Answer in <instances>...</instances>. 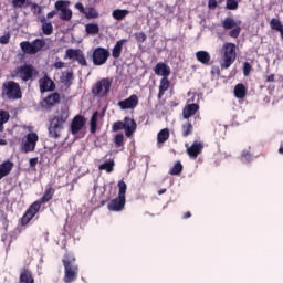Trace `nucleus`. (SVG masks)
I'll list each match as a JSON object with an SVG mask.
<instances>
[{
  "instance_id": "obj_1",
  "label": "nucleus",
  "mask_w": 283,
  "mask_h": 283,
  "mask_svg": "<svg viewBox=\"0 0 283 283\" xmlns=\"http://www.w3.org/2000/svg\"><path fill=\"white\" fill-rule=\"evenodd\" d=\"M70 118V109L67 107H61L60 114L55 115L49 125V138L59 139L63 130L65 129V123Z\"/></svg>"
},
{
  "instance_id": "obj_2",
  "label": "nucleus",
  "mask_w": 283,
  "mask_h": 283,
  "mask_svg": "<svg viewBox=\"0 0 283 283\" xmlns=\"http://www.w3.org/2000/svg\"><path fill=\"white\" fill-rule=\"evenodd\" d=\"M62 264L64 266V277L63 282L72 283L76 282L78 279V263H76V256L72 252H66L62 259Z\"/></svg>"
},
{
  "instance_id": "obj_3",
  "label": "nucleus",
  "mask_w": 283,
  "mask_h": 283,
  "mask_svg": "<svg viewBox=\"0 0 283 283\" xmlns=\"http://www.w3.org/2000/svg\"><path fill=\"white\" fill-rule=\"evenodd\" d=\"M237 46L233 42H226L221 48V70H229L232 63L238 59Z\"/></svg>"
},
{
  "instance_id": "obj_4",
  "label": "nucleus",
  "mask_w": 283,
  "mask_h": 283,
  "mask_svg": "<svg viewBox=\"0 0 283 283\" xmlns=\"http://www.w3.org/2000/svg\"><path fill=\"white\" fill-rule=\"evenodd\" d=\"M10 76L11 78L19 77L23 83H28V81H34V76H39V71L32 64H23L15 67Z\"/></svg>"
},
{
  "instance_id": "obj_5",
  "label": "nucleus",
  "mask_w": 283,
  "mask_h": 283,
  "mask_svg": "<svg viewBox=\"0 0 283 283\" xmlns=\"http://www.w3.org/2000/svg\"><path fill=\"white\" fill-rule=\"evenodd\" d=\"M2 96L8 101H19L23 98L21 85L14 81H7L2 84Z\"/></svg>"
},
{
  "instance_id": "obj_6",
  "label": "nucleus",
  "mask_w": 283,
  "mask_h": 283,
  "mask_svg": "<svg viewBox=\"0 0 283 283\" xmlns=\"http://www.w3.org/2000/svg\"><path fill=\"white\" fill-rule=\"evenodd\" d=\"M138 124L132 117H124V120H117L112 125V132H120L125 129V136L132 138L134 136Z\"/></svg>"
},
{
  "instance_id": "obj_7",
  "label": "nucleus",
  "mask_w": 283,
  "mask_h": 283,
  "mask_svg": "<svg viewBox=\"0 0 283 283\" xmlns=\"http://www.w3.org/2000/svg\"><path fill=\"white\" fill-rule=\"evenodd\" d=\"M48 43L44 39H35L32 42L22 41L20 48L24 54H39Z\"/></svg>"
},
{
  "instance_id": "obj_8",
  "label": "nucleus",
  "mask_w": 283,
  "mask_h": 283,
  "mask_svg": "<svg viewBox=\"0 0 283 283\" xmlns=\"http://www.w3.org/2000/svg\"><path fill=\"white\" fill-rule=\"evenodd\" d=\"M221 25L226 30H230L229 36L231 39H238L240 36V32H242V21H235V19L228 17L222 22Z\"/></svg>"
},
{
  "instance_id": "obj_9",
  "label": "nucleus",
  "mask_w": 283,
  "mask_h": 283,
  "mask_svg": "<svg viewBox=\"0 0 283 283\" xmlns=\"http://www.w3.org/2000/svg\"><path fill=\"white\" fill-rule=\"evenodd\" d=\"M109 56H112V53H109V50L103 46L95 48L91 54L93 65L95 66L105 65V63H107L109 60Z\"/></svg>"
},
{
  "instance_id": "obj_10",
  "label": "nucleus",
  "mask_w": 283,
  "mask_h": 283,
  "mask_svg": "<svg viewBox=\"0 0 283 283\" xmlns=\"http://www.w3.org/2000/svg\"><path fill=\"white\" fill-rule=\"evenodd\" d=\"M111 90L112 80L102 78L92 87V94L97 96L98 98H105V96L109 94Z\"/></svg>"
},
{
  "instance_id": "obj_11",
  "label": "nucleus",
  "mask_w": 283,
  "mask_h": 283,
  "mask_svg": "<svg viewBox=\"0 0 283 283\" xmlns=\"http://www.w3.org/2000/svg\"><path fill=\"white\" fill-rule=\"evenodd\" d=\"M54 8L57 12H60L61 21H72L73 12L72 9H70V1L57 0L54 3Z\"/></svg>"
},
{
  "instance_id": "obj_12",
  "label": "nucleus",
  "mask_w": 283,
  "mask_h": 283,
  "mask_svg": "<svg viewBox=\"0 0 283 283\" xmlns=\"http://www.w3.org/2000/svg\"><path fill=\"white\" fill-rule=\"evenodd\" d=\"M41 211L40 203L39 202H33L24 212L22 218L20 219V224L21 227H25L27 224H30L32 218L36 216V213Z\"/></svg>"
},
{
  "instance_id": "obj_13",
  "label": "nucleus",
  "mask_w": 283,
  "mask_h": 283,
  "mask_svg": "<svg viewBox=\"0 0 283 283\" xmlns=\"http://www.w3.org/2000/svg\"><path fill=\"white\" fill-rule=\"evenodd\" d=\"M61 103V94L59 93H51L49 96H46L41 103L42 109H45L46 112H52V108L55 105H59Z\"/></svg>"
},
{
  "instance_id": "obj_14",
  "label": "nucleus",
  "mask_w": 283,
  "mask_h": 283,
  "mask_svg": "<svg viewBox=\"0 0 283 283\" xmlns=\"http://www.w3.org/2000/svg\"><path fill=\"white\" fill-rule=\"evenodd\" d=\"M36 143H39V135L36 133H29L27 135V142L22 144V149L25 154L34 151L36 149Z\"/></svg>"
},
{
  "instance_id": "obj_15",
  "label": "nucleus",
  "mask_w": 283,
  "mask_h": 283,
  "mask_svg": "<svg viewBox=\"0 0 283 283\" xmlns=\"http://www.w3.org/2000/svg\"><path fill=\"white\" fill-rule=\"evenodd\" d=\"M40 92L41 94H45V92H54L56 90V84L48 74L39 80Z\"/></svg>"
},
{
  "instance_id": "obj_16",
  "label": "nucleus",
  "mask_w": 283,
  "mask_h": 283,
  "mask_svg": "<svg viewBox=\"0 0 283 283\" xmlns=\"http://www.w3.org/2000/svg\"><path fill=\"white\" fill-rule=\"evenodd\" d=\"M138 103H139L138 95L133 94L128 98L119 101L117 105L123 111L136 109V107H138Z\"/></svg>"
},
{
  "instance_id": "obj_17",
  "label": "nucleus",
  "mask_w": 283,
  "mask_h": 283,
  "mask_svg": "<svg viewBox=\"0 0 283 283\" xmlns=\"http://www.w3.org/2000/svg\"><path fill=\"white\" fill-rule=\"evenodd\" d=\"M187 147V154L190 158H198L200 154H202V149H205V145L202 143L196 140L191 146L189 144H186Z\"/></svg>"
},
{
  "instance_id": "obj_18",
  "label": "nucleus",
  "mask_w": 283,
  "mask_h": 283,
  "mask_svg": "<svg viewBox=\"0 0 283 283\" xmlns=\"http://www.w3.org/2000/svg\"><path fill=\"white\" fill-rule=\"evenodd\" d=\"M156 76H163L161 78H169L171 76V67L165 62H159L154 67Z\"/></svg>"
},
{
  "instance_id": "obj_19",
  "label": "nucleus",
  "mask_w": 283,
  "mask_h": 283,
  "mask_svg": "<svg viewBox=\"0 0 283 283\" xmlns=\"http://www.w3.org/2000/svg\"><path fill=\"white\" fill-rule=\"evenodd\" d=\"M85 123H86L85 116L76 115L71 123V133L73 135L78 134V132H81V129L85 127Z\"/></svg>"
},
{
  "instance_id": "obj_20",
  "label": "nucleus",
  "mask_w": 283,
  "mask_h": 283,
  "mask_svg": "<svg viewBox=\"0 0 283 283\" xmlns=\"http://www.w3.org/2000/svg\"><path fill=\"white\" fill-rule=\"evenodd\" d=\"M108 211H123L125 209V198L124 197H116L112 199L107 205Z\"/></svg>"
},
{
  "instance_id": "obj_21",
  "label": "nucleus",
  "mask_w": 283,
  "mask_h": 283,
  "mask_svg": "<svg viewBox=\"0 0 283 283\" xmlns=\"http://www.w3.org/2000/svg\"><path fill=\"white\" fill-rule=\"evenodd\" d=\"M56 192V189H54V187L49 186L42 198L40 200H36L34 202H38L40 205V209H41V205H48V202H50V200H52L54 198V193Z\"/></svg>"
},
{
  "instance_id": "obj_22",
  "label": "nucleus",
  "mask_w": 283,
  "mask_h": 283,
  "mask_svg": "<svg viewBox=\"0 0 283 283\" xmlns=\"http://www.w3.org/2000/svg\"><path fill=\"white\" fill-rule=\"evenodd\" d=\"M198 109H200V105L198 104H188L182 109V116L186 120H189L191 116H196Z\"/></svg>"
},
{
  "instance_id": "obj_23",
  "label": "nucleus",
  "mask_w": 283,
  "mask_h": 283,
  "mask_svg": "<svg viewBox=\"0 0 283 283\" xmlns=\"http://www.w3.org/2000/svg\"><path fill=\"white\" fill-rule=\"evenodd\" d=\"M20 283H34V276L32 275V270L24 266L20 271Z\"/></svg>"
},
{
  "instance_id": "obj_24",
  "label": "nucleus",
  "mask_w": 283,
  "mask_h": 283,
  "mask_svg": "<svg viewBox=\"0 0 283 283\" xmlns=\"http://www.w3.org/2000/svg\"><path fill=\"white\" fill-rule=\"evenodd\" d=\"M170 85L171 82L169 81V77H161L159 82V92L157 95V98L159 101L163 98V96H165V93L167 92V90H169Z\"/></svg>"
},
{
  "instance_id": "obj_25",
  "label": "nucleus",
  "mask_w": 283,
  "mask_h": 283,
  "mask_svg": "<svg viewBox=\"0 0 283 283\" xmlns=\"http://www.w3.org/2000/svg\"><path fill=\"white\" fill-rule=\"evenodd\" d=\"M40 23L42 24V33L45 36H51V34H54V25H52V22H48L45 17L40 19Z\"/></svg>"
},
{
  "instance_id": "obj_26",
  "label": "nucleus",
  "mask_w": 283,
  "mask_h": 283,
  "mask_svg": "<svg viewBox=\"0 0 283 283\" xmlns=\"http://www.w3.org/2000/svg\"><path fill=\"white\" fill-rule=\"evenodd\" d=\"M196 59L202 65H211V54L207 51H198L196 53Z\"/></svg>"
},
{
  "instance_id": "obj_27",
  "label": "nucleus",
  "mask_w": 283,
  "mask_h": 283,
  "mask_svg": "<svg viewBox=\"0 0 283 283\" xmlns=\"http://www.w3.org/2000/svg\"><path fill=\"white\" fill-rule=\"evenodd\" d=\"M98 118H101V113L98 111H95L90 119L91 134H96V132H98Z\"/></svg>"
},
{
  "instance_id": "obj_28",
  "label": "nucleus",
  "mask_w": 283,
  "mask_h": 283,
  "mask_svg": "<svg viewBox=\"0 0 283 283\" xmlns=\"http://www.w3.org/2000/svg\"><path fill=\"white\" fill-rule=\"evenodd\" d=\"M125 43H127V40H125V39H122L116 42V44L114 45V48L112 50L113 59H120V54H123V46L125 45Z\"/></svg>"
},
{
  "instance_id": "obj_29",
  "label": "nucleus",
  "mask_w": 283,
  "mask_h": 283,
  "mask_svg": "<svg viewBox=\"0 0 283 283\" xmlns=\"http://www.w3.org/2000/svg\"><path fill=\"white\" fill-rule=\"evenodd\" d=\"M13 167L14 164L10 160L2 163L0 165V180H2V178H6V176H8L10 171H12Z\"/></svg>"
},
{
  "instance_id": "obj_30",
  "label": "nucleus",
  "mask_w": 283,
  "mask_h": 283,
  "mask_svg": "<svg viewBox=\"0 0 283 283\" xmlns=\"http://www.w3.org/2000/svg\"><path fill=\"white\" fill-rule=\"evenodd\" d=\"M127 14H129V10H127V9H116V10L113 11L112 17L116 21H123V19H125V17H127Z\"/></svg>"
},
{
  "instance_id": "obj_31",
  "label": "nucleus",
  "mask_w": 283,
  "mask_h": 283,
  "mask_svg": "<svg viewBox=\"0 0 283 283\" xmlns=\"http://www.w3.org/2000/svg\"><path fill=\"white\" fill-rule=\"evenodd\" d=\"M234 96H235V98H245L247 86H244V84H237L234 86Z\"/></svg>"
},
{
  "instance_id": "obj_32",
  "label": "nucleus",
  "mask_w": 283,
  "mask_h": 283,
  "mask_svg": "<svg viewBox=\"0 0 283 283\" xmlns=\"http://www.w3.org/2000/svg\"><path fill=\"white\" fill-rule=\"evenodd\" d=\"M191 134H193V124H191L190 122L182 124L181 136L184 138H187L188 136H191Z\"/></svg>"
},
{
  "instance_id": "obj_33",
  "label": "nucleus",
  "mask_w": 283,
  "mask_h": 283,
  "mask_svg": "<svg viewBox=\"0 0 283 283\" xmlns=\"http://www.w3.org/2000/svg\"><path fill=\"white\" fill-rule=\"evenodd\" d=\"M168 138H169V128H164L157 134V143L159 145L167 143Z\"/></svg>"
},
{
  "instance_id": "obj_34",
  "label": "nucleus",
  "mask_w": 283,
  "mask_h": 283,
  "mask_svg": "<svg viewBox=\"0 0 283 283\" xmlns=\"http://www.w3.org/2000/svg\"><path fill=\"white\" fill-rule=\"evenodd\" d=\"M85 19H98L101 14L98 13V10L94 7L86 8V11L84 13Z\"/></svg>"
},
{
  "instance_id": "obj_35",
  "label": "nucleus",
  "mask_w": 283,
  "mask_h": 283,
  "mask_svg": "<svg viewBox=\"0 0 283 283\" xmlns=\"http://www.w3.org/2000/svg\"><path fill=\"white\" fill-rule=\"evenodd\" d=\"M85 32L87 34L96 35L101 32V28L96 23H88L85 25Z\"/></svg>"
},
{
  "instance_id": "obj_36",
  "label": "nucleus",
  "mask_w": 283,
  "mask_h": 283,
  "mask_svg": "<svg viewBox=\"0 0 283 283\" xmlns=\"http://www.w3.org/2000/svg\"><path fill=\"white\" fill-rule=\"evenodd\" d=\"M114 143H115V147L117 149H120L125 147V135H123L122 133L115 135L114 137Z\"/></svg>"
},
{
  "instance_id": "obj_37",
  "label": "nucleus",
  "mask_w": 283,
  "mask_h": 283,
  "mask_svg": "<svg viewBox=\"0 0 283 283\" xmlns=\"http://www.w3.org/2000/svg\"><path fill=\"white\" fill-rule=\"evenodd\" d=\"M182 163L177 161L174 167L170 169L169 174L170 176H180V174H182Z\"/></svg>"
},
{
  "instance_id": "obj_38",
  "label": "nucleus",
  "mask_w": 283,
  "mask_h": 283,
  "mask_svg": "<svg viewBox=\"0 0 283 283\" xmlns=\"http://www.w3.org/2000/svg\"><path fill=\"white\" fill-rule=\"evenodd\" d=\"M270 27H271V30H276V32H280V31L283 29L282 21H280V20L276 19V18H273V19L270 21Z\"/></svg>"
},
{
  "instance_id": "obj_39",
  "label": "nucleus",
  "mask_w": 283,
  "mask_h": 283,
  "mask_svg": "<svg viewBox=\"0 0 283 283\" xmlns=\"http://www.w3.org/2000/svg\"><path fill=\"white\" fill-rule=\"evenodd\" d=\"M102 171H107V174H112L114 171V161H105L99 166Z\"/></svg>"
},
{
  "instance_id": "obj_40",
  "label": "nucleus",
  "mask_w": 283,
  "mask_h": 283,
  "mask_svg": "<svg viewBox=\"0 0 283 283\" xmlns=\"http://www.w3.org/2000/svg\"><path fill=\"white\" fill-rule=\"evenodd\" d=\"M118 197L119 198H125V193H127V184H125V181H119L118 182Z\"/></svg>"
},
{
  "instance_id": "obj_41",
  "label": "nucleus",
  "mask_w": 283,
  "mask_h": 283,
  "mask_svg": "<svg viewBox=\"0 0 283 283\" xmlns=\"http://www.w3.org/2000/svg\"><path fill=\"white\" fill-rule=\"evenodd\" d=\"M73 78H74V73L67 72L65 75L62 76V83L64 85H72Z\"/></svg>"
},
{
  "instance_id": "obj_42",
  "label": "nucleus",
  "mask_w": 283,
  "mask_h": 283,
  "mask_svg": "<svg viewBox=\"0 0 283 283\" xmlns=\"http://www.w3.org/2000/svg\"><path fill=\"white\" fill-rule=\"evenodd\" d=\"M81 54V49H67L66 50V57L67 59H76Z\"/></svg>"
},
{
  "instance_id": "obj_43",
  "label": "nucleus",
  "mask_w": 283,
  "mask_h": 283,
  "mask_svg": "<svg viewBox=\"0 0 283 283\" xmlns=\"http://www.w3.org/2000/svg\"><path fill=\"white\" fill-rule=\"evenodd\" d=\"M75 61H77L80 65L87 67V60L85 59V54H83V51H80V53L75 57Z\"/></svg>"
},
{
  "instance_id": "obj_44",
  "label": "nucleus",
  "mask_w": 283,
  "mask_h": 283,
  "mask_svg": "<svg viewBox=\"0 0 283 283\" xmlns=\"http://www.w3.org/2000/svg\"><path fill=\"white\" fill-rule=\"evenodd\" d=\"M10 120V113L7 111L1 109L0 111V123L6 124Z\"/></svg>"
},
{
  "instance_id": "obj_45",
  "label": "nucleus",
  "mask_w": 283,
  "mask_h": 283,
  "mask_svg": "<svg viewBox=\"0 0 283 283\" xmlns=\"http://www.w3.org/2000/svg\"><path fill=\"white\" fill-rule=\"evenodd\" d=\"M135 39L137 43H145L147 41V34L145 32L135 33Z\"/></svg>"
},
{
  "instance_id": "obj_46",
  "label": "nucleus",
  "mask_w": 283,
  "mask_h": 283,
  "mask_svg": "<svg viewBox=\"0 0 283 283\" xmlns=\"http://www.w3.org/2000/svg\"><path fill=\"white\" fill-rule=\"evenodd\" d=\"M238 1H242V0H227V9L238 10Z\"/></svg>"
},
{
  "instance_id": "obj_47",
  "label": "nucleus",
  "mask_w": 283,
  "mask_h": 283,
  "mask_svg": "<svg viewBox=\"0 0 283 283\" xmlns=\"http://www.w3.org/2000/svg\"><path fill=\"white\" fill-rule=\"evenodd\" d=\"M10 32H7L4 35L0 36V45H8L10 43Z\"/></svg>"
},
{
  "instance_id": "obj_48",
  "label": "nucleus",
  "mask_w": 283,
  "mask_h": 283,
  "mask_svg": "<svg viewBox=\"0 0 283 283\" xmlns=\"http://www.w3.org/2000/svg\"><path fill=\"white\" fill-rule=\"evenodd\" d=\"M251 70H253V66L249 62H245L243 64V75L249 76L251 74Z\"/></svg>"
},
{
  "instance_id": "obj_49",
  "label": "nucleus",
  "mask_w": 283,
  "mask_h": 283,
  "mask_svg": "<svg viewBox=\"0 0 283 283\" xmlns=\"http://www.w3.org/2000/svg\"><path fill=\"white\" fill-rule=\"evenodd\" d=\"M28 0H12V7L13 8H23V6H25V2Z\"/></svg>"
},
{
  "instance_id": "obj_50",
  "label": "nucleus",
  "mask_w": 283,
  "mask_h": 283,
  "mask_svg": "<svg viewBox=\"0 0 283 283\" xmlns=\"http://www.w3.org/2000/svg\"><path fill=\"white\" fill-rule=\"evenodd\" d=\"M75 9L78 10V12H80L81 14H85V12H86V10H87V9H85V7H84L81 2H77V3L75 4Z\"/></svg>"
},
{
  "instance_id": "obj_51",
  "label": "nucleus",
  "mask_w": 283,
  "mask_h": 283,
  "mask_svg": "<svg viewBox=\"0 0 283 283\" xmlns=\"http://www.w3.org/2000/svg\"><path fill=\"white\" fill-rule=\"evenodd\" d=\"M53 67H55V70H63V67H65V63L64 62H55Z\"/></svg>"
},
{
  "instance_id": "obj_52",
  "label": "nucleus",
  "mask_w": 283,
  "mask_h": 283,
  "mask_svg": "<svg viewBox=\"0 0 283 283\" xmlns=\"http://www.w3.org/2000/svg\"><path fill=\"white\" fill-rule=\"evenodd\" d=\"M59 14V11L55 9L46 14V19H54Z\"/></svg>"
},
{
  "instance_id": "obj_53",
  "label": "nucleus",
  "mask_w": 283,
  "mask_h": 283,
  "mask_svg": "<svg viewBox=\"0 0 283 283\" xmlns=\"http://www.w3.org/2000/svg\"><path fill=\"white\" fill-rule=\"evenodd\" d=\"M39 164V158H31L30 160H29V165H30V167H36V165Z\"/></svg>"
},
{
  "instance_id": "obj_54",
  "label": "nucleus",
  "mask_w": 283,
  "mask_h": 283,
  "mask_svg": "<svg viewBox=\"0 0 283 283\" xmlns=\"http://www.w3.org/2000/svg\"><path fill=\"white\" fill-rule=\"evenodd\" d=\"M275 82V74L268 75L265 78V83H274Z\"/></svg>"
},
{
  "instance_id": "obj_55",
  "label": "nucleus",
  "mask_w": 283,
  "mask_h": 283,
  "mask_svg": "<svg viewBox=\"0 0 283 283\" xmlns=\"http://www.w3.org/2000/svg\"><path fill=\"white\" fill-rule=\"evenodd\" d=\"M32 9L35 10L38 14H41V12H43V9H41V7L36 3L32 4Z\"/></svg>"
},
{
  "instance_id": "obj_56",
  "label": "nucleus",
  "mask_w": 283,
  "mask_h": 283,
  "mask_svg": "<svg viewBox=\"0 0 283 283\" xmlns=\"http://www.w3.org/2000/svg\"><path fill=\"white\" fill-rule=\"evenodd\" d=\"M242 158H245V160H251V153H249V151H243Z\"/></svg>"
},
{
  "instance_id": "obj_57",
  "label": "nucleus",
  "mask_w": 283,
  "mask_h": 283,
  "mask_svg": "<svg viewBox=\"0 0 283 283\" xmlns=\"http://www.w3.org/2000/svg\"><path fill=\"white\" fill-rule=\"evenodd\" d=\"M217 7H218V1L209 0V8H217Z\"/></svg>"
},
{
  "instance_id": "obj_58",
  "label": "nucleus",
  "mask_w": 283,
  "mask_h": 283,
  "mask_svg": "<svg viewBox=\"0 0 283 283\" xmlns=\"http://www.w3.org/2000/svg\"><path fill=\"white\" fill-rule=\"evenodd\" d=\"M6 145H8V140L0 138V146L3 147V146H6Z\"/></svg>"
},
{
  "instance_id": "obj_59",
  "label": "nucleus",
  "mask_w": 283,
  "mask_h": 283,
  "mask_svg": "<svg viewBox=\"0 0 283 283\" xmlns=\"http://www.w3.org/2000/svg\"><path fill=\"white\" fill-rule=\"evenodd\" d=\"M189 218H191V212H186V213L184 214V220H187V219H189Z\"/></svg>"
},
{
  "instance_id": "obj_60",
  "label": "nucleus",
  "mask_w": 283,
  "mask_h": 283,
  "mask_svg": "<svg viewBox=\"0 0 283 283\" xmlns=\"http://www.w3.org/2000/svg\"><path fill=\"white\" fill-rule=\"evenodd\" d=\"M163 193H167L166 188H163L158 191V196H163Z\"/></svg>"
},
{
  "instance_id": "obj_61",
  "label": "nucleus",
  "mask_w": 283,
  "mask_h": 283,
  "mask_svg": "<svg viewBox=\"0 0 283 283\" xmlns=\"http://www.w3.org/2000/svg\"><path fill=\"white\" fill-rule=\"evenodd\" d=\"M3 125H4V124L0 122V132H3V129H4V126H3Z\"/></svg>"
},
{
  "instance_id": "obj_62",
  "label": "nucleus",
  "mask_w": 283,
  "mask_h": 283,
  "mask_svg": "<svg viewBox=\"0 0 283 283\" xmlns=\"http://www.w3.org/2000/svg\"><path fill=\"white\" fill-rule=\"evenodd\" d=\"M279 154H282V155H283V146H281V147L279 148Z\"/></svg>"
},
{
  "instance_id": "obj_63",
  "label": "nucleus",
  "mask_w": 283,
  "mask_h": 283,
  "mask_svg": "<svg viewBox=\"0 0 283 283\" xmlns=\"http://www.w3.org/2000/svg\"><path fill=\"white\" fill-rule=\"evenodd\" d=\"M281 147H283V144L281 145Z\"/></svg>"
}]
</instances>
